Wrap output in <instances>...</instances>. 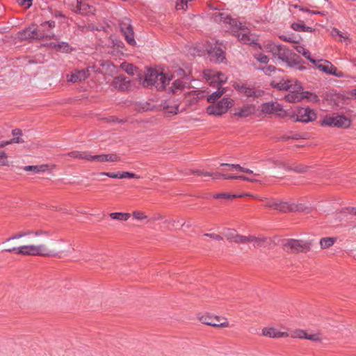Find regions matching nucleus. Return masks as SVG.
Wrapping results in <instances>:
<instances>
[{"instance_id":"obj_1","label":"nucleus","mask_w":356,"mask_h":356,"mask_svg":"<svg viewBox=\"0 0 356 356\" xmlns=\"http://www.w3.org/2000/svg\"><path fill=\"white\" fill-rule=\"evenodd\" d=\"M214 21L222 24L226 31L232 33L238 40L247 44H257L256 35L252 34L249 29L229 15L222 13L213 15Z\"/></svg>"},{"instance_id":"obj_2","label":"nucleus","mask_w":356,"mask_h":356,"mask_svg":"<svg viewBox=\"0 0 356 356\" xmlns=\"http://www.w3.org/2000/svg\"><path fill=\"white\" fill-rule=\"evenodd\" d=\"M266 49L272 54L273 58L285 63L287 67L300 71L307 70V67L303 65L305 62L300 56L285 46L270 43L266 45Z\"/></svg>"},{"instance_id":"obj_3","label":"nucleus","mask_w":356,"mask_h":356,"mask_svg":"<svg viewBox=\"0 0 356 356\" xmlns=\"http://www.w3.org/2000/svg\"><path fill=\"white\" fill-rule=\"evenodd\" d=\"M2 251L12 252L15 251L17 254L24 256H44L51 257L57 254L54 250H49L44 244L26 245L19 247H13L3 249Z\"/></svg>"},{"instance_id":"obj_4","label":"nucleus","mask_w":356,"mask_h":356,"mask_svg":"<svg viewBox=\"0 0 356 356\" xmlns=\"http://www.w3.org/2000/svg\"><path fill=\"white\" fill-rule=\"evenodd\" d=\"M170 80L171 78L167 77L162 71L148 68L142 84L145 87L154 86L157 90H162L169 84Z\"/></svg>"},{"instance_id":"obj_5","label":"nucleus","mask_w":356,"mask_h":356,"mask_svg":"<svg viewBox=\"0 0 356 356\" xmlns=\"http://www.w3.org/2000/svg\"><path fill=\"white\" fill-rule=\"evenodd\" d=\"M197 318L204 324L213 327H227L228 320L222 313H197Z\"/></svg>"},{"instance_id":"obj_6","label":"nucleus","mask_w":356,"mask_h":356,"mask_svg":"<svg viewBox=\"0 0 356 356\" xmlns=\"http://www.w3.org/2000/svg\"><path fill=\"white\" fill-rule=\"evenodd\" d=\"M282 245L287 252H307L311 250L312 243L304 240L287 238L283 240Z\"/></svg>"},{"instance_id":"obj_7","label":"nucleus","mask_w":356,"mask_h":356,"mask_svg":"<svg viewBox=\"0 0 356 356\" xmlns=\"http://www.w3.org/2000/svg\"><path fill=\"white\" fill-rule=\"evenodd\" d=\"M19 38L22 40H51L55 38L54 33H45L44 30L29 26L19 33Z\"/></svg>"},{"instance_id":"obj_8","label":"nucleus","mask_w":356,"mask_h":356,"mask_svg":"<svg viewBox=\"0 0 356 356\" xmlns=\"http://www.w3.org/2000/svg\"><path fill=\"white\" fill-rule=\"evenodd\" d=\"M350 121L345 116L341 115H326L322 120L323 126L346 128L349 127Z\"/></svg>"},{"instance_id":"obj_9","label":"nucleus","mask_w":356,"mask_h":356,"mask_svg":"<svg viewBox=\"0 0 356 356\" xmlns=\"http://www.w3.org/2000/svg\"><path fill=\"white\" fill-rule=\"evenodd\" d=\"M234 104V101L229 98H222L217 104L209 106L207 112L209 115H221L225 113L228 108Z\"/></svg>"},{"instance_id":"obj_10","label":"nucleus","mask_w":356,"mask_h":356,"mask_svg":"<svg viewBox=\"0 0 356 356\" xmlns=\"http://www.w3.org/2000/svg\"><path fill=\"white\" fill-rule=\"evenodd\" d=\"M119 26L127 43L131 46L135 45L136 42L134 39V29L130 19L127 17L122 18L120 21Z\"/></svg>"},{"instance_id":"obj_11","label":"nucleus","mask_w":356,"mask_h":356,"mask_svg":"<svg viewBox=\"0 0 356 356\" xmlns=\"http://www.w3.org/2000/svg\"><path fill=\"white\" fill-rule=\"evenodd\" d=\"M203 76L211 86L214 87H221L222 84L225 83L227 79V76L224 74L210 70H204L203 72Z\"/></svg>"},{"instance_id":"obj_12","label":"nucleus","mask_w":356,"mask_h":356,"mask_svg":"<svg viewBox=\"0 0 356 356\" xmlns=\"http://www.w3.org/2000/svg\"><path fill=\"white\" fill-rule=\"evenodd\" d=\"M295 121L301 122H309L316 120V114L313 109L309 107H302L297 109L295 114Z\"/></svg>"},{"instance_id":"obj_13","label":"nucleus","mask_w":356,"mask_h":356,"mask_svg":"<svg viewBox=\"0 0 356 356\" xmlns=\"http://www.w3.org/2000/svg\"><path fill=\"white\" fill-rule=\"evenodd\" d=\"M261 111L264 114L274 113L280 117L286 115V111L283 109L282 106L274 102L262 104L261 106Z\"/></svg>"},{"instance_id":"obj_14","label":"nucleus","mask_w":356,"mask_h":356,"mask_svg":"<svg viewBox=\"0 0 356 356\" xmlns=\"http://www.w3.org/2000/svg\"><path fill=\"white\" fill-rule=\"evenodd\" d=\"M111 86L120 91H127L131 88L130 80L123 75L115 76L112 81Z\"/></svg>"},{"instance_id":"obj_15","label":"nucleus","mask_w":356,"mask_h":356,"mask_svg":"<svg viewBox=\"0 0 356 356\" xmlns=\"http://www.w3.org/2000/svg\"><path fill=\"white\" fill-rule=\"evenodd\" d=\"M184 102L189 106L195 104L199 99L204 97V95L202 91L191 90L184 94Z\"/></svg>"},{"instance_id":"obj_16","label":"nucleus","mask_w":356,"mask_h":356,"mask_svg":"<svg viewBox=\"0 0 356 356\" xmlns=\"http://www.w3.org/2000/svg\"><path fill=\"white\" fill-rule=\"evenodd\" d=\"M29 235H34L35 236H42V235L48 236V235H49V232L47 231H45V230H42V229H38L35 231L29 230V231H26V232H20L17 234H15L10 238H7L5 241V243L8 242L11 240L19 239V238H21L22 237L29 236Z\"/></svg>"},{"instance_id":"obj_17","label":"nucleus","mask_w":356,"mask_h":356,"mask_svg":"<svg viewBox=\"0 0 356 356\" xmlns=\"http://www.w3.org/2000/svg\"><path fill=\"white\" fill-rule=\"evenodd\" d=\"M210 59L215 62H222L225 59V53L220 47H213L207 49Z\"/></svg>"},{"instance_id":"obj_18","label":"nucleus","mask_w":356,"mask_h":356,"mask_svg":"<svg viewBox=\"0 0 356 356\" xmlns=\"http://www.w3.org/2000/svg\"><path fill=\"white\" fill-rule=\"evenodd\" d=\"M254 106L247 104L241 108H236L234 115L240 118H246L254 113Z\"/></svg>"},{"instance_id":"obj_19","label":"nucleus","mask_w":356,"mask_h":356,"mask_svg":"<svg viewBox=\"0 0 356 356\" xmlns=\"http://www.w3.org/2000/svg\"><path fill=\"white\" fill-rule=\"evenodd\" d=\"M239 90L248 97H260L263 94L262 90L257 89L254 87L247 86L246 85L241 86Z\"/></svg>"},{"instance_id":"obj_20","label":"nucleus","mask_w":356,"mask_h":356,"mask_svg":"<svg viewBox=\"0 0 356 356\" xmlns=\"http://www.w3.org/2000/svg\"><path fill=\"white\" fill-rule=\"evenodd\" d=\"M89 74L90 73L88 69L78 70L70 75L68 81L75 83L76 81H85L89 76Z\"/></svg>"},{"instance_id":"obj_21","label":"nucleus","mask_w":356,"mask_h":356,"mask_svg":"<svg viewBox=\"0 0 356 356\" xmlns=\"http://www.w3.org/2000/svg\"><path fill=\"white\" fill-rule=\"evenodd\" d=\"M94 161L99 163L114 162L120 161V157L117 154L94 155Z\"/></svg>"},{"instance_id":"obj_22","label":"nucleus","mask_w":356,"mask_h":356,"mask_svg":"<svg viewBox=\"0 0 356 356\" xmlns=\"http://www.w3.org/2000/svg\"><path fill=\"white\" fill-rule=\"evenodd\" d=\"M179 90L187 88L189 86V81L191 79L188 77L190 73L189 70L185 71L179 67Z\"/></svg>"},{"instance_id":"obj_23","label":"nucleus","mask_w":356,"mask_h":356,"mask_svg":"<svg viewBox=\"0 0 356 356\" xmlns=\"http://www.w3.org/2000/svg\"><path fill=\"white\" fill-rule=\"evenodd\" d=\"M262 334L265 337L272 338L285 337L288 336L287 333L277 332L276 330L273 327L264 328L262 330Z\"/></svg>"},{"instance_id":"obj_24","label":"nucleus","mask_w":356,"mask_h":356,"mask_svg":"<svg viewBox=\"0 0 356 356\" xmlns=\"http://www.w3.org/2000/svg\"><path fill=\"white\" fill-rule=\"evenodd\" d=\"M326 63L325 67L323 70V72L327 74H332L337 77H342L343 73L337 70V67H335L328 60H324Z\"/></svg>"},{"instance_id":"obj_25","label":"nucleus","mask_w":356,"mask_h":356,"mask_svg":"<svg viewBox=\"0 0 356 356\" xmlns=\"http://www.w3.org/2000/svg\"><path fill=\"white\" fill-rule=\"evenodd\" d=\"M74 10L81 15H87L92 12V7L87 3H83L82 0H76V6Z\"/></svg>"},{"instance_id":"obj_26","label":"nucleus","mask_w":356,"mask_h":356,"mask_svg":"<svg viewBox=\"0 0 356 356\" xmlns=\"http://www.w3.org/2000/svg\"><path fill=\"white\" fill-rule=\"evenodd\" d=\"M294 203H289L282 200H277V206L276 210L280 212L293 211Z\"/></svg>"},{"instance_id":"obj_27","label":"nucleus","mask_w":356,"mask_h":356,"mask_svg":"<svg viewBox=\"0 0 356 356\" xmlns=\"http://www.w3.org/2000/svg\"><path fill=\"white\" fill-rule=\"evenodd\" d=\"M284 99L290 103H296L303 99L302 92H290L284 96Z\"/></svg>"},{"instance_id":"obj_28","label":"nucleus","mask_w":356,"mask_h":356,"mask_svg":"<svg viewBox=\"0 0 356 356\" xmlns=\"http://www.w3.org/2000/svg\"><path fill=\"white\" fill-rule=\"evenodd\" d=\"M217 90L212 92L207 97V101L209 102H214L219 99L225 92V88L217 86Z\"/></svg>"},{"instance_id":"obj_29","label":"nucleus","mask_w":356,"mask_h":356,"mask_svg":"<svg viewBox=\"0 0 356 356\" xmlns=\"http://www.w3.org/2000/svg\"><path fill=\"white\" fill-rule=\"evenodd\" d=\"M302 86L301 83L296 80H290V83L289 84V88L287 90H289L290 92H302Z\"/></svg>"},{"instance_id":"obj_30","label":"nucleus","mask_w":356,"mask_h":356,"mask_svg":"<svg viewBox=\"0 0 356 356\" xmlns=\"http://www.w3.org/2000/svg\"><path fill=\"white\" fill-rule=\"evenodd\" d=\"M109 216L113 219L120 221H127L130 218L131 215L129 213L115 212L111 213Z\"/></svg>"},{"instance_id":"obj_31","label":"nucleus","mask_w":356,"mask_h":356,"mask_svg":"<svg viewBox=\"0 0 356 356\" xmlns=\"http://www.w3.org/2000/svg\"><path fill=\"white\" fill-rule=\"evenodd\" d=\"M296 51L301 54L303 56H305L307 59H308L312 63L316 64V60L311 57V53L310 51L305 49V47L302 46H297L296 47Z\"/></svg>"},{"instance_id":"obj_32","label":"nucleus","mask_w":356,"mask_h":356,"mask_svg":"<svg viewBox=\"0 0 356 356\" xmlns=\"http://www.w3.org/2000/svg\"><path fill=\"white\" fill-rule=\"evenodd\" d=\"M47 165H26L24 168L25 171H33L35 173H39L40 172H44L47 170Z\"/></svg>"},{"instance_id":"obj_33","label":"nucleus","mask_w":356,"mask_h":356,"mask_svg":"<svg viewBox=\"0 0 356 356\" xmlns=\"http://www.w3.org/2000/svg\"><path fill=\"white\" fill-rule=\"evenodd\" d=\"M291 27L296 31L312 32L313 31L312 28L307 26L303 22L293 23Z\"/></svg>"},{"instance_id":"obj_34","label":"nucleus","mask_w":356,"mask_h":356,"mask_svg":"<svg viewBox=\"0 0 356 356\" xmlns=\"http://www.w3.org/2000/svg\"><path fill=\"white\" fill-rule=\"evenodd\" d=\"M336 238L325 237L320 240V245L322 249H326L331 247L335 242Z\"/></svg>"},{"instance_id":"obj_35","label":"nucleus","mask_w":356,"mask_h":356,"mask_svg":"<svg viewBox=\"0 0 356 356\" xmlns=\"http://www.w3.org/2000/svg\"><path fill=\"white\" fill-rule=\"evenodd\" d=\"M266 241V238H258L254 236H248V243H252L254 248L261 247Z\"/></svg>"},{"instance_id":"obj_36","label":"nucleus","mask_w":356,"mask_h":356,"mask_svg":"<svg viewBox=\"0 0 356 356\" xmlns=\"http://www.w3.org/2000/svg\"><path fill=\"white\" fill-rule=\"evenodd\" d=\"M291 79H286V80H281L280 82L277 83L276 84L273 85L274 88L280 90H287L289 88V84L290 83Z\"/></svg>"},{"instance_id":"obj_37","label":"nucleus","mask_w":356,"mask_h":356,"mask_svg":"<svg viewBox=\"0 0 356 356\" xmlns=\"http://www.w3.org/2000/svg\"><path fill=\"white\" fill-rule=\"evenodd\" d=\"M309 168V167L307 165H298L294 167L290 166V168H288V171H293L296 173H305Z\"/></svg>"},{"instance_id":"obj_38","label":"nucleus","mask_w":356,"mask_h":356,"mask_svg":"<svg viewBox=\"0 0 356 356\" xmlns=\"http://www.w3.org/2000/svg\"><path fill=\"white\" fill-rule=\"evenodd\" d=\"M120 67L123 69L127 74L131 75L134 74V72L136 70V67L134 65L129 64L125 62L120 65Z\"/></svg>"},{"instance_id":"obj_39","label":"nucleus","mask_w":356,"mask_h":356,"mask_svg":"<svg viewBox=\"0 0 356 356\" xmlns=\"http://www.w3.org/2000/svg\"><path fill=\"white\" fill-rule=\"evenodd\" d=\"M302 96L303 99L307 98L309 101L312 102H318L320 100L317 95L308 91L302 92Z\"/></svg>"},{"instance_id":"obj_40","label":"nucleus","mask_w":356,"mask_h":356,"mask_svg":"<svg viewBox=\"0 0 356 356\" xmlns=\"http://www.w3.org/2000/svg\"><path fill=\"white\" fill-rule=\"evenodd\" d=\"M237 235L236 231L233 229H227L225 232V236L229 241L235 242Z\"/></svg>"},{"instance_id":"obj_41","label":"nucleus","mask_w":356,"mask_h":356,"mask_svg":"<svg viewBox=\"0 0 356 356\" xmlns=\"http://www.w3.org/2000/svg\"><path fill=\"white\" fill-rule=\"evenodd\" d=\"M165 115L170 117L176 115L178 113V105H175L173 107L166 106L164 107Z\"/></svg>"},{"instance_id":"obj_42","label":"nucleus","mask_w":356,"mask_h":356,"mask_svg":"<svg viewBox=\"0 0 356 356\" xmlns=\"http://www.w3.org/2000/svg\"><path fill=\"white\" fill-rule=\"evenodd\" d=\"M242 195H230L227 193H217L213 195V197L216 199H229V198H234L236 197H241Z\"/></svg>"},{"instance_id":"obj_43","label":"nucleus","mask_w":356,"mask_h":356,"mask_svg":"<svg viewBox=\"0 0 356 356\" xmlns=\"http://www.w3.org/2000/svg\"><path fill=\"white\" fill-rule=\"evenodd\" d=\"M13 138H18L22 142H13V143H23L24 140L22 138V131L19 129H15L12 131Z\"/></svg>"},{"instance_id":"obj_44","label":"nucleus","mask_w":356,"mask_h":356,"mask_svg":"<svg viewBox=\"0 0 356 356\" xmlns=\"http://www.w3.org/2000/svg\"><path fill=\"white\" fill-rule=\"evenodd\" d=\"M57 51H60L61 52H69L70 51V46L68 43L65 42H57Z\"/></svg>"},{"instance_id":"obj_45","label":"nucleus","mask_w":356,"mask_h":356,"mask_svg":"<svg viewBox=\"0 0 356 356\" xmlns=\"http://www.w3.org/2000/svg\"><path fill=\"white\" fill-rule=\"evenodd\" d=\"M291 336L294 338L306 339V337H307V334L303 330H297L293 332Z\"/></svg>"},{"instance_id":"obj_46","label":"nucleus","mask_w":356,"mask_h":356,"mask_svg":"<svg viewBox=\"0 0 356 356\" xmlns=\"http://www.w3.org/2000/svg\"><path fill=\"white\" fill-rule=\"evenodd\" d=\"M188 174H195V175H197L199 176H208V177H211L213 175V173L211 172H206V171H203V170H195V171H191V170H189L188 172H184V175H188Z\"/></svg>"},{"instance_id":"obj_47","label":"nucleus","mask_w":356,"mask_h":356,"mask_svg":"<svg viewBox=\"0 0 356 356\" xmlns=\"http://www.w3.org/2000/svg\"><path fill=\"white\" fill-rule=\"evenodd\" d=\"M259 70H262L265 74L270 76L271 73L275 72L276 67L274 65H269L263 67L259 68Z\"/></svg>"},{"instance_id":"obj_48","label":"nucleus","mask_w":356,"mask_h":356,"mask_svg":"<svg viewBox=\"0 0 356 356\" xmlns=\"http://www.w3.org/2000/svg\"><path fill=\"white\" fill-rule=\"evenodd\" d=\"M0 165H8V155L4 151L0 152Z\"/></svg>"},{"instance_id":"obj_49","label":"nucleus","mask_w":356,"mask_h":356,"mask_svg":"<svg viewBox=\"0 0 356 356\" xmlns=\"http://www.w3.org/2000/svg\"><path fill=\"white\" fill-rule=\"evenodd\" d=\"M55 22L53 20L46 21L40 24V29L44 30V32L46 30V28L52 29L55 27Z\"/></svg>"},{"instance_id":"obj_50","label":"nucleus","mask_w":356,"mask_h":356,"mask_svg":"<svg viewBox=\"0 0 356 356\" xmlns=\"http://www.w3.org/2000/svg\"><path fill=\"white\" fill-rule=\"evenodd\" d=\"M273 163L275 167L283 168L285 170L288 171V168H290V165L286 164L285 163L278 161V160H271Z\"/></svg>"},{"instance_id":"obj_51","label":"nucleus","mask_w":356,"mask_h":356,"mask_svg":"<svg viewBox=\"0 0 356 356\" xmlns=\"http://www.w3.org/2000/svg\"><path fill=\"white\" fill-rule=\"evenodd\" d=\"M100 175L108 177L110 178L121 179V172H101Z\"/></svg>"},{"instance_id":"obj_52","label":"nucleus","mask_w":356,"mask_h":356,"mask_svg":"<svg viewBox=\"0 0 356 356\" xmlns=\"http://www.w3.org/2000/svg\"><path fill=\"white\" fill-rule=\"evenodd\" d=\"M257 60L261 63H268L269 61L268 57L263 54H259L256 56Z\"/></svg>"},{"instance_id":"obj_53","label":"nucleus","mask_w":356,"mask_h":356,"mask_svg":"<svg viewBox=\"0 0 356 356\" xmlns=\"http://www.w3.org/2000/svg\"><path fill=\"white\" fill-rule=\"evenodd\" d=\"M277 206V200H267L265 204V207H266L268 208L273 209L275 210H276Z\"/></svg>"},{"instance_id":"obj_54","label":"nucleus","mask_w":356,"mask_h":356,"mask_svg":"<svg viewBox=\"0 0 356 356\" xmlns=\"http://www.w3.org/2000/svg\"><path fill=\"white\" fill-rule=\"evenodd\" d=\"M79 156L81 157H79V159H86L88 161H94V155H90L86 152H79Z\"/></svg>"},{"instance_id":"obj_55","label":"nucleus","mask_w":356,"mask_h":356,"mask_svg":"<svg viewBox=\"0 0 356 356\" xmlns=\"http://www.w3.org/2000/svg\"><path fill=\"white\" fill-rule=\"evenodd\" d=\"M124 178H139V176H138L137 175L134 174V173H132V172H121V179H124Z\"/></svg>"},{"instance_id":"obj_56","label":"nucleus","mask_w":356,"mask_h":356,"mask_svg":"<svg viewBox=\"0 0 356 356\" xmlns=\"http://www.w3.org/2000/svg\"><path fill=\"white\" fill-rule=\"evenodd\" d=\"M13 142H21L18 138H12L9 140H2L0 141V148H3L6 145L12 144Z\"/></svg>"},{"instance_id":"obj_57","label":"nucleus","mask_w":356,"mask_h":356,"mask_svg":"<svg viewBox=\"0 0 356 356\" xmlns=\"http://www.w3.org/2000/svg\"><path fill=\"white\" fill-rule=\"evenodd\" d=\"M235 243H248V236H241V235L238 234L236 236V238L235 240Z\"/></svg>"},{"instance_id":"obj_58","label":"nucleus","mask_w":356,"mask_h":356,"mask_svg":"<svg viewBox=\"0 0 356 356\" xmlns=\"http://www.w3.org/2000/svg\"><path fill=\"white\" fill-rule=\"evenodd\" d=\"M295 8H298L301 11H305L309 13L314 14V15H323V13L321 11H312L307 8H305L300 6H295Z\"/></svg>"},{"instance_id":"obj_59","label":"nucleus","mask_w":356,"mask_h":356,"mask_svg":"<svg viewBox=\"0 0 356 356\" xmlns=\"http://www.w3.org/2000/svg\"><path fill=\"white\" fill-rule=\"evenodd\" d=\"M220 166H229L232 168H234V169L237 170L239 172H241L243 170V167H241L238 164H230V163H220Z\"/></svg>"},{"instance_id":"obj_60","label":"nucleus","mask_w":356,"mask_h":356,"mask_svg":"<svg viewBox=\"0 0 356 356\" xmlns=\"http://www.w3.org/2000/svg\"><path fill=\"white\" fill-rule=\"evenodd\" d=\"M133 216L137 219V220H144V219H146L147 218V216L144 215L143 213L140 212V211H134L133 213Z\"/></svg>"},{"instance_id":"obj_61","label":"nucleus","mask_w":356,"mask_h":356,"mask_svg":"<svg viewBox=\"0 0 356 356\" xmlns=\"http://www.w3.org/2000/svg\"><path fill=\"white\" fill-rule=\"evenodd\" d=\"M33 0H17L19 5L24 6L26 8H30L32 5Z\"/></svg>"},{"instance_id":"obj_62","label":"nucleus","mask_w":356,"mask_h":356,"mask_svg":"<svg viewBox=\"0 0 356 356\" xmlns=\"http://www.w3.org/2000/svg\"><path fill=\"white\" fill-rule=\"evenodd\" d=\"M204 236L209 237V238L215 239V240H217V241H222L223 240V238L221 236H220L218 234H216L207 233V234H204Z\"/></svg>"},{"instance_id":"obj_63","label":"nucleus","mask_w":356,"mask_h":356,"mask_svg":"<svg viewBox=\"0 0 356 356\" xmlns=\"http://www.w3.org/2000/svg\"><path fill=\"white\" fill-rule=\"evenodd\" d=\"M306 339L314 341H321L320 336L318 334H307V337H306Z\"/></svg>"},{"instance_id":"obj_64","label":"nucleus","mask_w":356,"mask_h":356,"mask_svg":"<svg viewBox=\"0 0 356 356\" xmlns=\"http://www.w3.org/2000/svg\"><path fill=\"white\" fill-rule=\"evenodd\" d=\"M294 207H295L293 208V211H303L308 209V208L307 207H305V205H303L302 204H294Z\"/></svg>"}]
</instances>
